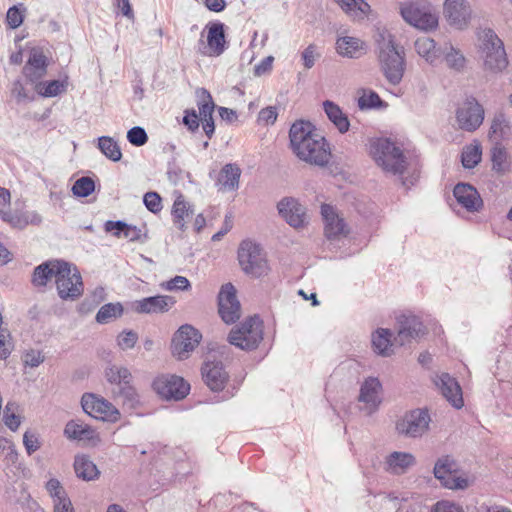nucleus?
I'll list each match as a JSON object with an SVG mask.
<instances>
[{
    "label": "nucleus",
    "instance_id": "obj_45",
    "mask_svg": "<svg viewBox=\"0 0 512 512\" xmlns=\"http://www.w3.org/2000/svg\"><path fill=\"white\" fill-rule=\"evenodd\" d=\"M444 58L449 68L460 71L464 68L466 59L464 55L453 46L445 48Z\"/></svg>",
    "mask_w": 512,
    "mask_h": 512
},
{
    "label": "nucleus",
    "instance_id": "obj_11",
    "mask_svg": "<svg viewBox=\"0 0 512 512\" xmlns=\"http://www.w3.org/2000/svg\"><path fill=\"white\" fill-rule=\"evenodd\" d=\"M397 336L395 341L400 345L417 341L427 333V329L421 319L412 313H403L396 319Z\"/></svg>",
    "mask_w": 512,
    "mask_h": 512
},
{
    "label": "nucleus",
    "instance_id": "obj_58",
    "mask_svg": "<svg viewBox=\"0 0 512 512\" xmlns=\"http://www.w3.org/2000/svg\"><path fill=\"white\" fill-rule=\"evenodd\" d=\"M200 121L201 120L195 109H186L184 111L182 123L189 131L196 132L199 129Z\"/></svg>",
    "mask_w": 512,
    "mask_h": 512
},
{
    "label": "nucleus",
    "instance_id": "obj_6",
    "mask_svg": "<svg viewBox=\"0 0 512 512\" xmlns=\"http://www.w3.org/2000/svg\"><path fill=\"white\" fill-rule=\"evenodd\" d=\"M56 268V288L62 300H76L83 294L84 286L79 270L63 260Z\"/></svg>",
    "mask_w": 512,
    "mask_h": 512
},
{
    "label": "nucleus",
    "instance_id": "obj_28",
    "mask_svg": "<svg viewBox=\"0 0 512 512\" xmlns=\"http://www.w3.org/2000/svg\"><path fill=\"white\" fill-rule=\"evenodd\" d=\"M206 29L207 45L211 50V54L220 56L227 49L225 24L220 21L210 22L207 24Z\"/></svg>",
    "mask_w": 512,
    "mask_h": 512
},
{
    "label": "nucleus",
    "instance_id": "obj_54",
    "mask_svg": "<svg viewBox=\"0 0 512 512\" xmlns=\"http://www.w3.org/2000/svg\"><path fill=\"white\" fill-rule=\"evenodd\" d=\"M127 140L130 144L140 147L147 143L148 135L143 127L134 126L127 132Z\"/></svg>",
    "mask_w": 512,
    "mask_h": 512
},
{
    "label": "nucleus",
    "instance_id": "obj_2",
    "mask_svg": "<svg viewBox=\"0 0 512 512\" xmlns=\"http://www.w3.org/2000/svg\"><path fill=\"white\" fill-rule=\"evenodd\" d=\"M370 153L376 164L387 174L399 176L401 184L410 189L417 182L419 175L413 172L404 176L407 170V158L402 149L388 138H378L371 142Z\"/></svg>",
    "mask_w": 512,
    "mask_h": 512
},
{
    "label": "nucleus",
    "instance_id": "obj_25",
    "mask_svg": "<svg viewBox=\"0 0 512 512\" xmlns=\"http://www.w3.org/2000/svg\"><path fill=\"white\" fill-rule=\"evenodd\" d=\"M1 219L8 223L12 228L24 229L29 224L39 225L42 222V217L36 211H22V210H0Z\"/></svg>",
    "mask_w": 512,
    "mask_h": 512
},
{
    "label": "nucleus",
    "instance_id": "obj_46",
    "mask_svg": "<svg viewBox=\"0 0 512 512\" xmlns=\"http://www.w3.org/2000/svg\"><path fill=\"white\" fill-rule=\"evenodd\" d=\"M95 190V182L91 177L83 176L75 181L72 193L77 197H88Z\"/></svg>",
    "mask_w": 512,
    "mask_h": 512
},
{
    "label": "nucleus",
    "instance_id": "obj_15",
    "mask_svg": "<svg viewBox=\"0 0 512 512\" xmlns=\"http://www.w3.org/2000/svg\"><path fill=\"white\" fill-rule=\"evenodd\" d=\"M457 471V463L450 456H443L435 463L433 473L435 478L441 481V484L448 489H464L468 486V481L461 477H454Z\"/></svg>",
    "mask_w": 512,
    "mask_h": 512
},
{
    "label": "nucleus",
    "instance_id": "obj_27",
    "mask_svg": "<svg viewBox=\"0 0 512 512\" xmlns=\"http://www.w3.org/2000/svg\"><path fill=\"white\" fill-rule=\"evenodd\" d=\"M444 12L449 23L459 28L466 25L470 17V7L465 0H446Z\"/></svg>",
    "mask_w": 512,
    "mask_h": 512
},
{
    "label": "nucleus",
    "instance_id": "obj_30",
    "mask_svg": "<svg viewBox=\"0 0 512 512\" xmlns=\"http://www.w3.org/2000/svg\"><path fill=\"white\" fill-rule=\"evenodd\" d=\"M337 52L348 58H358L365 53V43L356 37H340L336 42Z\"/></svg>",
    "mask_w": 512,
    "mask_h": 512
},
{
    "label": "nucleus",
    "instance_id": "obj_10",
    "mask_svg": "<svg viewBox=\"0 0 512 512\" xmlns=\"http://www.w3.org/2000/svg\"><path fill=\"white\" fill-rule=\"evenodd\" d=\"M153 390L163 399L182 400L190 390V385L177 375L163 374L152 383Z\"/></svg>",
    "mask_w": 512,
    "mask_h": 512
},
{
    "label": "nucleus",
    "instance_id": "obj_63",
    "mask_svg": "<svg viewBox=\"0 0 512 512\" xmlns=\"http://www.w3.org/2000/svg\"><path fill=\"white\" fill-rule=\"evenodd\" d=\"M138 340V335L134 331H125L118 336V345L121 349H131L135 346Z\"/></svg>",
    "mask_w": 512,
    "mask_h": 512
},
{
    "label": "nucleus",
    "instance_id": "obj_19",
    "mask_svg": "<svg viewBox=\"0 0 512 512\" xmlns=\"http://www.w3.org/2000/svg\"><path fill=\"white\" fill-rule=\"evenodd\" d=\"M453 195L457 203L468 212H479L483 207V200L479 192L469 183L460 182L456 184Z\"/></svg>",
    "mask_w": 512,
    "mask_h": 512
},
{
    "label": "nucleus",
    "instance_id": "obj_17",
    "mask_svg": "<svg viewBox=\"0 0 512 512\" xmlns=\"http://www.w3.org/2000/svg\"><path fill=\"white\" fill-rule=\"evenodd\" d=\"M202 378L211 391H222L229 379L223 363L218 360L207 359L201 368Z\"/></svg>",
    "mask_w": 512,
    "mask_h": 512
},
{
    "label": "nucleus",
    "instance_id": "obj_21",
    "mask_svg": "<svg viewBox=\"0 0 512 512\" xmlns=\"http://www.w3.org/2000/svg\"><path fill=\"white\" fill-rule=\"evenodd\" d=\"M49 61L42 50L34 48L23 67V75L31 84H37L47 73Z\"/></svg>",
    "mask_w": 512,
    "mask_h": 512
},
{
    "label": "nucleus",
    "instance_id": "obj_42",
    "mask_svg": "<svg viewBox=\"0 0 512 512\" xmlns=\"http://www.w3.org/2000/svg\"><path fill=\"white\" fill-rule=\"evenodd\" d=\"M35 90L42 97H56L63 91H65V83L60 80H51L44 82L39 81L35 85Z\"/></svg>",
    "mask_w": 512,
    "mask_h": 512
},
{
    "label": "nucleus",
    "instance_id": "obj_36",
    "mask_svg": "<svg viewBox=\"0 0 512 512\" xmlns=\"http://www.w3.org/2000/svg\"><path fill=\"white\" fill-rule=\"evenodd\" d=\"M391 336L389 329L378 328L372 335V346L374 351L381 356H389L391 352Z\"/></svg>",
    "mask_w": 512,
    "mask_h": 512
},
{
    "label": "nucleus",
    "instance_id": "obj_12",
    "mask_svg": "<svg viewBox=\"0 0 512 512\" xmlns=\"http://www.w3.org/2000/svg\"><path fill=\"white\" fill-rule=\"evenodd\" d=\"M81 405L86 414L97 420L116 422L120 416L119 411L109 401L92 393L82 396Z\"/></svg>",
    "mask_w": 512,
    "mask_h": 512
},
{
    "label": "nucleus",
    "instance_id": "obj_62",
    "mask_svg": "<svg viewBox=\"0 0 512 512\" xmlns=\"http://www.w3.org/2000/svg\"><path fill=\"white\" fill-rule=\"evenodd\" d=\"M278 113L276 107L268 106L260 110L258 114V122L264 125L274 124Z\"/></svg>",
    "mask_w": 512,
    "mask_h": 512
},
{
    "label": "nucleus",
    "instance_id": "obj_33",
    "mask_svg": "<svg viewBox=\"0 0 512 512\" xmlns=\"http://www.w3.org/2000/svg\"><path fill=\"white\" fill-rule=\"evenodd\" d=\"M323 108L328 119L336 126L340 133L343 134L349 130V120L337 104L326 100L323 102Z\"/></svg>",
    "mask_w": 512,
    "mask_h": 512
},
{
    "label": "nucleus",
    "instance_id": "obj_5",
    "mask_svg": "<svg viewBox=\"0 0 512 512\" xmlns=\"http://www.w3.org/2000/svg\"><path fill=\"white\" fill-rule=\"evenodd\" d=\"M238 260L242 270L254 278L267 275L270 269L261 246L250 240L241 242L238 249Z\"/></svg>",
    "mask_w": 512,
    "mask_h": 512
},
{
    "label": "nucleus",
    "instance_id": "obj_51",
    "mask_svg": "<svg viewBox=\"0 0 512 512\" xmlns=\"http://www.w3.org/2000/svg\"><path fill=\"white\" fill-rule=\"evenodd\" d=\"M462 165L472 169L481 161V150L478 146L469 147L463 151L461 156Z\"/></svg>",
    "mask_w": 512,
    "mask_h": 512
},
{
    "label": "nucleus",
    "instance_id": "obj_32",
    "mask_svg": "<svg viewBox=\"0 0 512 512\" xmlns=\"http://www.w3.org/2000/svg\"><path fill=\"white\" fill-rule=\"evenodd\" d=\"M74 470L76 476L84 481H93L100 475L97 466L87 455L75 456Z\"/></svg>",
    "mask_w": 512,
    "mask_h": 512
},
{
    "label": "nucleus",
    "instance_id": "obj_4",
    "mask_svg": "<svg viewBox=\"0 0 512 512\" xmlns=\"http://www.w3.org/2000/svg\"><path fill=\"white\" fill-rule=\"evenodd\" d=\"M263 328L258 315L250 316L230 331L228 342L245 351L255 350L263 340Z\"/></svg>",
    "mask_w": 512,
    "mask_h": 512
},
{
    "label": "nucleus",
    "instance_id": "obj_55",
    "mask_svg": "<svg viewBox=\"0 0 512 512\" xmlns=\"http://www.w3.org/2000/svg\"><path fill=\"white\" fill-rule=\"evenodd\" d=\"M143 202L145 207L154 214L162 210V199L157 192L149 191L145 193Z\"/></svg>",
    "mask_w": 512,
    "mask_h": 512
},
{
    "label": "nucleus",
    "instance_id": "obj_43",
    "mask_svg": "<svg viewBox=\"0 0 512 512\" xmlns=\"http://www.w3.org/2000/svg\"><path fill=\"white\" fill-rule=\"evenodd\" d=\"M349 15L361 16L370 11V5L365 0H334Z\"/></svg>",
    "mask_w": 512,
    "mask_h": 512
},
{
    "label": "nucleus",
    "instance_id": "obj_29",
    "mask_svg": "<svg viewBox=\"0 0 512 512\" xmlns=\"http://www.w3.org/2000/svg\"><path fill=\"white\" fill-rule=\"evenodd\" d=\"M63 260H50L36 266L33 271L31 282L35 287H45L54 277L56 279V268Z\"/></svg>",
    "mask_w": 512,
    "mask_h": 512
},
{
    "label": "nucleus",
    "instance_id": "obj_37",
    "mask_svg": "<svg viewBox=\"0 0 512 512\" xmlns=\"http://www.w3.org/2000/svg\"><path fill=\"white\" fill-rule=\"evenodd\" d=\"M492 170L499 175H504L509 171L510 164L508 162V153L506 149L496 142L491 149Z\"/></svg>",
    "mask_w": 512,
    "mask_h": 512
},
{
    "label": "nucleus",
    "instance_id": "obj_13",
    "mask_svg": "<svg viewBox=\"0 0 512 512\" xmlns=\"http://www.w3.org/2000/svg\"><path fill=\"white\" fill-rule=\"evenodd\" d=\"M456 120L462 130L473 132L483 123L484 109L474 97H468L457 109Z\"/></svg>",
    "mask_w": 512,
    "mask_h": 512
},
{
    "label": "nucleus",
    "instance_id": "obj_57",
    "mask_svg": "<svg viewBox=\"0 0 512 512\" xmlns=\"http://www.w3.org/2000/svg\"><path fill=\"white\" fill-rule=\"evenodd\" d=\"M104 293L103 288H97L90 298H86L79 307L80 312L86 313L95 308L102 300Z\"/></svg>",
    "mask_w": 512,
    "mask_h": 512
},
{
    "label": "nucleus",
    "instance_id": "obj_64",
    "mask_svg": "<svg viewBox=\"0 0 512 512\" xmlns=\"http://www.w3.org/2000/svg\"><path fill=\"white\" fill-rule=\"evenodd\" d=\"M431 512H463L461 507L449 501H438L433 505Z\"/></svg>",
    "mask_w": 512,
    "mask_h": 512
},
{
    "label": "nucleus",
    "instance_id": "obj_56",
    "mask_svg": "<svg viewBox=\"0 0 512 512\" xmlns=\"http://www.w3.org/2000/svg\"><path fill=\"white\" fill-rule=\"evenodd\" d=\"M161 287L167 291L180 290L186 291L191 287L189 280L184 276H175L161 284Z\"/></svg>",
    "mask_w": 512,
    "mask_h": 512
},
{
    "label": "nucleus",
    "instance_id": "obj_47",
    "mask_svg": "<svg viewBox=\"0 0 512 512\" xmlns=\"http://www.w3.org/2000/svg\"><path fill=\"white\" fill-rule=\"evenodd\" d=\"M506 129H508V122L503 114H498L493 118L489 130V138L497 142L504 138Z\"/></svg>",
    "mask_w": 512,
    "mask_h": 512
},
{
    "label": "nucleus",
    "instance_id": "obj_52",
    "mask_svg": "<svg viewBox=\"0 0 512 512\" xmlns=\"http://www.w3.org/2000/svg\"><path fill=\"white\" fill-rule=\"evenodd\" d=\"M45 488L49 496L52 498L53 503L61 501L63 498L68 497L62 484L56 478L49 479L46 482Z\"/></svg>",
    "mask_w": 512,
    "mask_h": 512
},
{
    "label": "nucleus",
    "instance_id": "obj_1",
    "mask_svg": "<svg viewBox=\"0 0 512 512\" xmlns=\"http://www.w3.org/2000/svg\"><path fill=\"white\" fill-rule=\"evenodd\" d=\"M289 139L293 153L301 161L318 167L329 164L330 145L309 121L299 120L293 123L289 131Z\"/></svg>",
    "mask_w": 512,
    "mask_h": 512
},
{
    "label": "nucleus",
    "instance_id": "obj_59",
    "mask_svg": "<svg viewBox=\"0 0 512 512\" xmlns=\"http://www.w3.org/2000/svg\"><path fill=\"white\" fill-rule=\"evenodd\" d=\"M123 238H126L131 242H144L147 236L140 228L125 222Z\"/></svg>",
    "mask_w": 512,
    "mask_h": 512
},
{
    "label": "nucleus",
    "instance_id": "obj_24",
    "mask_svg": "<svg viewBox=\"0 0 512 512\" xmlns=\"http://www.w3.org/2000/svg\"><path fill=\"white\" fill-rule=\"evenodd\" d=\"M279 214L287 223L295 228L302 227L305 223V208L292 197L283 198L277 205Z\"/></svg>",
    "mask_w": 512,
    "mask_h": 512
},
{
    "label": "nucleus",
    "instance_id": "obj_18",
    "mask_svg": "<svg viewBox=\"0 0 512 512\" xmlns=\"http://www.w3.org/2000/svg\"><path fill=\"white\" fill-rule=\"evenodd\" d=\"M175 303L172 296L155 295L132 302L131 309L138 314H159L169 311Z\"/></svg>",
    "mask_w": 512,
    "mask_h": 512
},
{
    "label": "nucleus",
    "instance_id": "obj_38",
    "mask_svg": "<svg viewBox=\"0 0 512 512\" xmlns=\"http://www.w3.org/2000/svg\"><path fill=\"white\" fill-rule=\"evenodd\" d=\"M197 106L199 110V118L200 120L209 119L213 117V112L215 109V103L212 99V96L208 90L205 88H201L197 90Z\"/></svg>",
    "mask_w": 512,
    "mask_h": 512
},
{
    "label": "nucleus",
    "instance_id": "obj_53",
    "mask_svg": "<svg viewBox=\"0 0 512 512\" xmlns=\"http://www.w3.org/2000/svg\"><path fill=\"white\" fill-rule=\"evenodd\" d=\"M2 315L0 314V359H6L12 352L13 344L11 342L10 333L7 329L2 328Z\"/></svg>",
    "mask_w": 512,
    "mask_h": 512
},
{
    "label": "nucleus",
    "instance_id": "obj_34",
    "mask_svg": "<svg viewBox=\"0 0 512 512\" xmlns=\"http://www.w3.org/2000/svg\"><path fill=\"white\" fill-rule=\"evenodd\" d=\"M95 431L87 424L78 420H70L64 428V435L70 440H91Z\"/></svg>",
    "mask_w": 512,
    "mask_h": 512
},
{
    "label": "nucleus",
    "instance_id": "obj_31",
    "mask_svg": "<svg viewBox=\"0 0 512 512\" xmlns=\"http://www.w3.org/2000/svg\"><path fill=\"white\" fill-rule=\"evenodd\" d=\"M241 170L236 164H226L220 171L217 185L220 190L233 191L239 187Z\"/></svg>",
    "mask_w": 512,
    "mask_h": 512
},
{
    "label": "nucleus",
    "instance_id": "obj_40",
    "mask_svg": "<svg viewBox=\"0 0 512 512\" xmlns=\"http://www.w3.org/2000/svg\"><path fill=\"white\" fill-rule=\"evenodd\" d=\"M98 149L111 161L118 162L122 158V152L118 143L109 136H101L97 139Z\"/></svg>",
    "mask_w": 512,
    "mask_h": 512
},
{
    "label": "nucleus",
    "instance_id": "obj_35",
    "mask_svg": "<svg viewBox=\"0 0 512 512\" xmlns=\"http://www.w3.org/2000/svg\"><path fill=\"white\" fill-rule=\"evenodd\" d=\"M415 50L420 57L431 64H433L440 55L434 40L427 36L417 38L415 41Z\"/></svg>",
    "mask_w": 512,
    "mask_h": 512
},
{
    "label": "nucleus",
    "instance_id": "obj_44",
    "mask_svg": "<svg viewBox=\"0 0 512 512\" xmlns=\"http://www.w3.org/2000/svg\"><path fill=\"white\" fill-rule=\"evenodd\" d=\"M358 106L361 110H365L380 108L386 104L375 91L363 90L362 95L358 98Z\"/></svg>",
    "mask_w": 512,
    "mask_h": 512
},
{
    "label": "nucleus",
    "instance_id": "obj_7",
    "mask_svg": "<svg viewBox=\"0 0 512 512\" xmlns=\"http://www.w3.org/2000/svg\"><path fill=\"white\" fill-rule=\"evenodd\" d=\"M482 54L485 69L492 73L502 72L508 66L504 44L490 29L484 34Z\"/></svg>",
    "mask_w": 512,
    "mask_h": 512
},
{
    "label": "nucleus",
    "instance_id": "obj_49",
    "mask_svg": "<svg viewBox=\"0 0 512 512\" xmlns=\"http://www.w3.org/2000/svg\"><path fill=\"white\" fill-rule=\"evenodd\" d=\"M26 9L20 5L10 7L6 14V23L11 29H17L24 21V12Z\"/></svg>",
    "mask_w": 512,
    "mask_h": 512
},
{
    "label": "nucleus",
    "instance_id": "obj_23",
    "mask_svg": "<svg viewBox=\"0 0 512 512\" xmlns=\"http://www.w3.org/2000/svg\"><path fill=\"white\" fill-rule=\"evenodd\" d=\"M446 400L456 409H460L463 404L462 390L455 378L448 373H442L434 380Z\"/></svg>",
    "mask_w": 512,
    "mask_h": 512
},
{
    "label": "nucleus",
    "instance_id": "obj_9",
    "mask_svg": "<svg viewBox=\"0 0 512 512\" xmlns=\"http://www.w3.org/2000/svg\"><path fill=\"white\" fill-rule=\"evenodd\" d=\"M400 12L403 19L415 28L427 31L438 25L437 16L426 2L406 3L402 5Z\"/></svg>",
    "mask_w": 512,
    "mask_h": 512
},
{
    "label": "nucleus",
    "instance_id": "obj_8",
    "mask_svg": "<svg viewBox=\"0 0 512 512\" xmlns=\"http://www.w3.org/2000/svg\"><path fill=\"white\" fill-rule=\"evenodd\" d=\"M431 417L428 409L416 408L406 412L396 422V431L407 438L422 437L428 430Z\"/></svg>",
    "mask_w": 512,
    "mask_h": 512
},
{
    "label": "nucleus",
    "instance_id": "obj_60",
    "mask_svg": "<svg viewBox=\"0 0 512 512\" xmlns=\"http://www.w3.org/2000/svg\"><path fill=\"white\" fill-rule=\"evenodd\" d=\"M319 57L320 54L317 53L316 46L314 44L308 45L301 54L303 65L306 69H311Z\"/></svg>",
    "mask_w": 512,
    "mask_h": 512
},
{
    "label": "nucleus",
    "instance_id": "obj_3",
    "mask_svg": "<svg viewBox=\"0 0 512 512\" xmlns=\"http://www.w3.org/2000/svg\"><path fill=\"white\" fill-rule=\"evenodd\" d=\"M376 52L381 71L386 80L392 85H398L405 72V53L394 40V36L387 29L376 30L374 35Z\"/></svg>",
    "mask_w": 512,
    "mask_h": 512
},
{
    "label": "nucleus",
    "instance_id": "obj_26",
    "mask_svg": "<svg viewBox=\"0 0 512 512\" xmlns=\"http://www.w3.org/2000/svg\"><path fill=\"white\" fill-rule=\"evenodd\" d=\"M416 464V458L409 452L394 451L386 456L384 471L392 475H403Z\"/></svg>",
    "mask_w": 512,
    "mask_h": 512
},
{
    "label": "nucleus",
    "instance_id": "obj_22",
    "mask_svg": "<svg viewBox=\"0 0 512 512\" xmlns=\"http://www.w3.org/2000/svg\"><path fill=\"white\" fill-rule=\"evenodd\" d=\"M321 215L324 220L325 236L329 240L339 239L348 233L346 223L343 218L339 217L333 206L323 204L321 206Z\"/></svg>",
    "mask_w": 512,
    "mask_h": 512
},
{
    "label": "nucleus",
    "instance_id": "obj_50",
    "mask_svg": "<svg viewBox=\"0 0 512 512\" xmlns=\"http://www.w3.org/2000/svg\"><path fill=\"white\" fill-rule=\"evenodd\" d=\"M118 397L129 408H134L139 403V396L130 384L119 387Z\"/></svg>",
    "mask_w": 512,
    "mask_h": 512
},
{
    "label": "nucleus",
    "instance_id": "obj_61",
    "mask_svg": "<svg viewBox=\"0 0 512 512\" xmlns=\"http://www.w3.org/2000/svg\"><path fill=\"white\" fill-rule=\"evenodd\" d=\"M23 444L28 455H31L40 448V441L36 433L26 431L23 435Z\"/></svg>",
    "mask_w": 512,
    "mask_h": 512
},
{
    "label": "nucleus",
    "instance_id": "obj_14",
    "mask_svg": "<svg viewBox=\"0 0 512 512\" xmlns=\"http://www.w3.org/2000/svg\"><path fill=\"white\" fill-rule=\"evenodd\" d=\"M201 339V333L193 326L182 325L172 338V352L183 360L199 345Z\"/></svg>",
    "mask_w": 512,
    "mask_h": 512
},
{
    "label": "nucleus",
    "instance_id": "obj_39",
    "mask_svg": "<svg viewBox=\"0 0 512 512\" xmlns=\"http://www.w3.org/2000/svg\"><path fill=\"white\" fill-rule=\"evenodd\" d=\"M193 210L188 202H186L182 195L178 196L173 203L172 216L174 224L181 230L185 231L186 225L184 218L192 214Z\"/></svg>",
    "mask_w": 512,
    "mask_h": 512
},
{
    "label": "nucleus",
    "instance_id": "obj_20",
    "mask_svg": "<svg viewBox=\"0 0 512 512\" xmlns=\"http://www.w3.org/2000/svg\"><path fill=\"white\" fill-rule=\"evenodd\" d=\"M381 390L382 384L375 377H368L361 384L358 401L365 404L366 414L371 415L378 409L381 403Z\"/></svg>",
    "mask_w": 512,
    "mask_h": 512
},
{
    "label": "nucleus",
    "instance_id": "obj_41",
    "mask_svg": "<svg viewBox=\"0 0 512 512\" xmlns=\"http://www.w3.org/2000/svg\"><path fill=\"white\" fill-rule=\"evenodd\" d=\"M124 312L121 303H107L103 305L96 314V322L99 324H107L122 316Z\"/></svg>",
    "mask_w": 512,
    "mask_h": 512
},
{
    "label": "nucleus",
    "instance_id": "obj_48",
    "mask_svg": "<svg viewBox=\"0 0 512 512\" xmlns=\"http://www.w3.org/2000/svg\"><path fill=\"white\" fill-rule=\"evenodd\" d=\"M11 94L16 99L17 103L31 102L35 99L33 91L27 89L19 79L13 82Z\"/></svg>",
    "mask_w": 512,
    "mask_h": 512
},
{
    "label": "nucleus",
    "instance_id": "obj_16",
    "mask_svg": "<svg viewBox=\"0 0 512 512\" xmlns=\"http://www.w3.org/2000/svg\"><path fill=\"white\" fill-rule=\"evenodd\" d=\"M218 310L222 320L235 323L240 318V303L236 297V289L231 283L224 284L218 294Z\"/></svg>",
    "mask_w": 512,
    "mask_h": 512
}]
</instances>
